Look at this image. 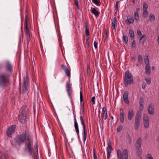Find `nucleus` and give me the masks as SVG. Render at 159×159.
Here are the masks:
<instances>
[{"instance_id":"32","label":"nucleus","mask_w":159,"mask_h":159,"mask_svg":"<svg viewBox=\"0 0 159 159\" xmlns=\"http://www.w3.org/2000/svg\"><path fill=\"white\" fill-rule=\"evenodd\" d=\"M149 20L150 21L152 22L154 21L155 19V16L152 14H150L149 16Z\"/></svg>"},{"instance_id":"23","label":"nucleus","mask_w":159,"mask_h":159,"mask_svg":"<svg viewBox=\"0 0 159 159\" xmlns=\"http://www.w3.org/2000/svg\"><path fill=\"white\" fill-rule=\"evenodd\" d=\"M34 147L35 149L33 151V153L34 154V156L36 159H39V157L38 155V148L37 144H35L34 145Z\"/></svg>"},{"instance_id":"12","label":"nucleus","mask_w":159,"mask_h":159,"mask_svg":"<svg viewBox=\"0 0 159 159\" xmlns=\"http://www.w3.org/2000/svg\"><path fill=\"white\" fill-rule=\"evenodd\" d=\"M107 159H109L111 156V151L112 150V147L111 145V142L109 141L108 142V146L107 148Z\"/></svg>"},{"instance_id":"45","label":"nucleus","mask_w":159,"mask_h":159,"mask_svg":"<svg viewBox=\"0 0 159 159\" xmlns=\"http://www.w3.org/2000/svg\"><path fill=\"white\" fill-rule=\"evenodd\" d=\"M75 0V4L76 5L77 8L78 9H79V2L77 0Z\"/></svg>"},{"instance_id":"58","label":"nucleus","mask_w":159,"mask_h":159,"mask_svg":"<svg viewBox=\"0 0 159 159\" xmlns=\"http://www.w3.org/2000/svg\"><path fill=\"white\" fill-rule=\"evenodd\" d=\"M129 142L130 144L131 143V139L130 137H129Z\"/></svg>"},{"instance_id":"35","label":"nucleus","mask_w":159,"mask_h":159,"mask_svg":"<svg viewBox=\"0 0 159 159\" xmlns=\"http://www.w3.org/2000/svg\"><path fill=\"white\" fill-rule=\"evenodd\" d=\"M134 18L135 20L139 21V18L138 13H134Z\"/></svg>"},{"instance_id":"59","label":"nucleus","mask_w":159,"mask_h":159,"mask_svg":"<svg viewBox=\"0 0 159 159\" xmlns=\"http://www.w3.org/2000/svg\"><path fill=\"white\" fill-rule=\"evenodd\" d=\"M131 59L133 62L135 60L134 57H132L131 58Z\"/></svg>"},{"instance_id":"49","label":"nucleus","mask_w":159,"mask_h":159,"mask_svg":"<svg viewBox=\"0 0 159 159\" xmlns=\"http://www.w3.org/2000/svg\"><path fill=\"white\" fill-rule=\"evenodd\" d=\"M95 96H93L91 98V101L93 103V105H94L95 104Z\"/></svg>"},{"instance_id":"3","label":"nucleus","mask_w":159,"mask_h":159,"mask_svg":"<svg viewBox=\"0 0 159 159\" xmlns=\"http://www.w3.org/2000/svg\"><path fill=\"white\" fill-rule=\"evenodd\" d=\"M134 79L132 74L128 70L126 71L123 77V82L124 85L127 87L128 85H130L133 83Z\"/></svg>"},{"instance_id":"2","label":"nucleus","mask_w":159,"mask_h":159,"mask_svg":"<svg viewBox=\"0 0 159 159\" xmlns=\"http://www.w3.org/2000/svg\"><path fill=\"white\" fill-rule=\"evenodd\" d=\"M32 138V136L30 132L28 129H25L22 133L16 136L15 139V143L16 144L20 146Z\"/></svg>"},{"instance_id":"36","label":"nucleus","mask_w":159,"mask_h":159,"mask_svg":"<svg viewBox=\"0 0 159 159\" xmlns=\"http://www.w3.org/2000/svg\"><path fill=\"white\" fill-rule=\"evenodd\" d=\"M144 62L146 64V65H149V60L148 58V56H147L146 57V59H144Z\"/></svg>"},{"instance_id":"52","label":"nucleus","mask_w":159,"mask_h":159,"mask_svg":"<svg viewBox=\"0 0 159 159\" xmlns=\"http://www.w3.org/2000/svg\"><path fill=\"white\" fill-rule=\"evenodd\" d=\"M119 2L118 1H117L116 2V6H115V10H118V4H119Z\"/></svg>"},{"instance_id":"53","label":"nucleus","mask_w":159,"mask_h":159,"mask_svg":"<svg viewBox=\"0 0 159 159\" xmlns=\"http://www.w3.org/2000/svg\"><path fill=\"white\" fill-rule=\"evenodd\" d=\"M137 34L138 36H139L142 35L141 32L139 30H138L137 31Z\"/></svg>"},{"instance_id":"24","label":"nucleus","mask_w":159,"mask_h":159,"mask_svg":"<svg viewBox=\"0 0 159 159\" xmlns=\"http://www.w3.org/2000/svg\"><path fill=\"white\" fill-rule=\"evenodd\" d=\"M138 63L136 64V65L137 66H139V64H141L143 62V57L141 55H138Z\"/></svg>"},{"instance_id":"57","label":"nucleus","mask_w":159,"mask_h":159,"mask_svg":"<svg viewBox=\"0 0 159 159\" xmlns=\"http://www.w3.org/2000/svg\"><path fill=\"white\" fill-rule=\"evenodd\" d=\"M1 158H0V159H5V156L3 155H1Z\"/></svg>"},{"instance_id":"4","label":"nucleus","mask_w":159,"mask_h":159,"mask_svg":"<svg viewBox=\"0 0 159 159\" xmlns=\"http://www.w3.org/2000/svg\"><path fill=\"white\" fill-rule=\"evenodd\" d=\"M33 138L26 141L25 144L24 152L28 153L30 155H32V146L33 145Z\"/></svg>"},{"instance_id":"60","label":"nucleus","mask_w":159,"mask_h":159,"mask_svg":"<svg viewBox=\"0 0 159 159\" xmlns=\"http://www.w3.org/2000/svg\"><path fill=\"white\" fill-rule=\"evenodd\" d=\"M152 70H154L155 69V67L154 66H153L152 67Z\"/></svg>"},{"instance_id":"55","label":"nucleus","mask_w":159,"mask_h":159,"mask_svg":"<svg viewBox=\"0 0 159 159\" xmlns=\"http://www.w3.org/2000/svg\"><path fill=\"white\" fill-rule=\"evenodd\" d=\"M140 9L139 8H137L136 9L134 13H138L139 11H140Z\"/></svg>"},{"instance_id":"30","label":"nucleus","mask_w":159,"mask_h":159,"mask_svg":"<svg viewBox=\"0 0 159 159\" xmlns=\"http://www.w3.org/2000/svg\"><path fill=\"white\" fill-rule=\"evenodd\" d=\"M80 117L81 124L83 126V127H85L84 120L83 118V117L81 115H80Z\"/></svg>"},{"instance_id":"8","label":"nucleus","mask_w":159,"mask_h":159,"mask_svg":"<svg viewBox=\"0 0 159 159\" xmlns=\"http://www.w3.org/2000/svg\"><path fill=\"white\" fill-rule=\"evenodd\" d=\"M66 87L68 96L71 99L72 98L71 94L72 92V89L70 80L66 82Z\"/></svg>"},{"instance_id":"29","label":"nucleus","mask_w":159,"mask_h":159,"mask_svg":"<svg viewBox=\"0 0 159 159\" xmlns=\"http://www.w3.org/2000/svg\"><path fill=\"white\" fill-rule=\"evenodd\" d=\"M139 43L141 42L143 44L146 41V36L145 35H143L141 36L139 39Z\"/></svg>"},{"instance_id":"9","label":"nucleus","mask_w":159,"mask_h":159,"mask_svg":"<svg viewBox=\"0 0 159 159\" xmlns=\"http://www.w3.org/2000/svg\"><path fill=\"white\" fill-rule=\"evenodd\" d=\"M141 121V116L140 114L137 113L135 120V130L138 129L140 125Z\"/></svg>"},{"instance_id":"37","label":"nucleus","mask_w":159,"mask_h":159,"mask_svg":"<svg viewBox=\"0 0 159 159\" xmlns=\"http://www.w3.org/2000/svg\"><path fill=\"white\" fill-rule=\"evenodd\" d=\"M68 77H70V71L68 69L64 71Z\"/></svg>"},{"instance_id":"56","label":"nucleus","mask_w":159,"mask_h":159,"mask_svg":"<svg viewBox=\"0 0 159 159\" xmlns=\"http://www.w3.org/2000/svg\"><path fill=\"white\" fill-rule=\"evenodd\" d=\"M146 85L145 84H143L142 85V88L143 89H145V88L146 87Z\"/></svg>"},{"instance_id":"47","label":"nucleus","mask_w":159,"mask_h":159,"mask_svg":"<svg viewBox=\"0 0 159 159\" xmlns=\"http://www.w3.org/2000/svg\"><path fill=\"white\" fill-rule=\"evenodd\" d=\"M61 66L64 71L68 69L67 66L64 64L61 65Z\"/></svg>"},{"instance_id":"42","label":"nucleus","mask_w":159,"mask_h":159,"mask_svg":"<svg viewBox=\"0 0 159 159\" xmlns=\"http://www.w3.org/2000/svg\"><path fill=\"white\" fill-rule=\"evenodd\" d=\"M146 159H153L152 155L149 154H147L146 157Z\"/></svg>"},{"instance_id":"20","label":"nucleus","mask_w":159,"mask_h":159,"mask_svg":"<svg viewBox=\"0 0 159 159\" xmlns=\"http://www.w3.org/2000/svg\"><path fill=\"white\" fill-rule=\"evenodd\" d=\"M134 22L133 18L131 16H129L127 18V19L125 20V22L127 25L132 24Z\"/></svg>"},{"instance_id":"43","label":"nucleus","mask_w":159,"mask_h":159,"mask_svg":"<svg viewBox=\"0 0 159 159\" xmlns=\"http://www.w3.org/2000/svg\"><path fill=\"white\" fill-rule=\"evenodd\" d=\"M122 129V126H119L117 127V129H116V131H117V132H118V133L120 132L121 131Z\"/></svg>"},{"instance_id":"40","label":"nucleus","mask_w":159,"mask_h":159,"mask_svg":"<svg viewBox=\"0 0 159 159\" xmlns=\"http://www.w3.org/2000/svg\"><path fill=\"white\" fill-rule=\"evenodd\" d=\"M148 8V5L146 3H143V9L144 10H147V9Z\"/></svg>"},{"instance_id":"63","label":"nucleus","mask_w":159,"mask_h":159,"mask_svg":"<svg viewBox=\"0 0 159 159\" xmlns=\"http://www.w3.org/2000/svg\"><path fill=\"white\" fill-rule=\"evenodd\" d=\"M135 0H132V2L133 3H135Z\"/></svg>"},{"instance_id":"64","label":"nucleus","mask_w":159,"mask_h":159,"mask_svg":"<svg viewBox=\"0 0 159 159\" xmlns=\"http://www.w3.org/2000/svg\"><path fill=\"white\" fill-rule=\"evenodd\" d=\"M111 119L112 120H113L114 119L113 117L112 116H111Z\"/></svg>"},{"instance_id":"50","label":"nucleus","mask_w":159,"mask_h":159,"mask_svg":"<svg viewBox=\"0 0 159 159\" xmlns=\"http://www.w3.org/2000/svg\"><path fill=\"white\" fill-rule=\"evenodd\" d=\"M144 103V100L143 97H140L139 99V104H143Z\"/></svg>"},{"instance_id":"1","label":"nucleus","mask_w":159,"mask_h":159,"mask_svg":"<svg viewBox=\"0 0 159 159\" xmlns=\"http://www.w3.org/2000/svg\"><path fill=\"white\" fill-rule=\"evenodd\" d=\"M5 68L7 72L0 73V89L9 84L10 77L13 71V66L9 61L6 62Z\"/></svg>"},{"instance_id":"25","label":"nucleus","mask_w":159,"mask_h":159,"mask_svg":"<svg viewBox=\"0 0 159 159\" xmlns=\"http://www.w3.org/2000/svg\"><path fill=\"white\" fill-rule=\"evenodd\" d=\"M111 21V28L112 30H114L115 29V26L116 23V17H114L113 20H112Z\"/></svg>"},{"instance_id":"11","label":"nucleus","mask_w":159,"mask_h":159,"mask_svg":"<svg viewBox=\"0 0 159 159\" xmlns=\"http://www.w3.org/2000/svg\"><path fill=\"white\" fill-rule=\"evenodd\" d=\"M143 124L145 128L147 129L149 125V118L147 115H143Z\"/></svg>"},{"instance_id":"46","label":"nucleus","mask_w":159,"mask_h":159,"mask_svg":"<svg viewBox=\"0 0 159 159\" xmlns=\"http://www.w3.org/2000/svg\"><path fill=\"white\" fill-rule=\"evenodd\" d=\"M136 46V42L135 40H133L132 43L131 47L133 48H134Z\"/></svg>"},{"instance_id":"48","label":"nucleus","mask_w":159,"mask_h":159,"mask_svg":"<svg viewBox=\"0 0 159 159\" xmlns=\"http://www.w3.org/2000/svg\"><path fill=\"white\" fill-rule=\"evenodd\" d=\"M86 42L87 43V47L89 48V38H87L86 39Z\"/></svg>"},{"instance_id":"6","label":"nucleus","mask_w":159,"mask_h":159,"mask_svg":"<svg viewBox=\"0 0 159 159\" xmlns=\"http://www.w3.org/2000/svg\"><path fill=\"white\" fill-rule=\"evenodd\" d=\"M23 82L22 87V92L23 94L25 93L29 88V79L27 75L23 78Z\"/></svg>"},{"instance_id":"38","label":"nucleus","mask_w":159,"mask_h":159,"mask_svg":"<svg viewBox=\"0 0 159 159\" xmlns=\"http://www.w3.org/2000/svg\"><path fill=\"white\" fill-rule=\"evenodd\" d=\"M139 104V109L141 111H142L143 110V108H144V105L143 104Z\"/></svg>"},{"instance_id":"18","label":"nucleus","mask_w":159,"mask_h":159,"mask_svg":"<svg viewBox=\"0 0 159 159\" xmlns=\"http://www.w3.org/2000/svg\"><path fill=\"white\" fill-rule=\"evenodd\" d=\"M134 116V111L132 109L128 110L127 114L128 119L129 120H131Z\"/></svg>"},{"instance_id":"15","label":"nucleus","mask_w":159,"mask_h":159,"mask_svg":"<svg viewBox=\"0 0 159 159\" xmlns=\"http://www.w3.org/2000/svg\"><path fill=\"white\" fill-rule=\"evenodd\" d=\"M125 114L124 111L121 109H120V119L121 123H123L124 120Z\"/></svg>"},{"instance_id":"33","label":"nucleus","mask_w":159,"mask_h":159,"mask_svg":"<svg viewBox=\"0 0 159 159\" xmlns=\"http://www.w3.org/2000/svg\"><path fill=\"white\" fill-rule=\"evenodd\" d=\"M122 41L125 44H127L128 41V38L126 36L124 35L122 37Z\"/></svg>"},{"instance_id":"39","label":"nucleus","mask_w":159,"mask_h":159,"mask_svg":"<svg viewBox=\"0 0 159 159\" xmlns=\"http://www.w3.org/2000/svg\"><path fill=\"white\" fill-rule=\"evenodd\" d=\"M148 11L147 10H144L143 12V16L145 17L148 15Z\"/></svg>"},{"instance_id":"5","label":"nucleus","mask_w":159,"mask_h":159,"mask_svg":"<svg viewBox=\"0 0 159 159\" xmlns=\"http://www.w3.org/2000/svg\"><path fill=\"white\" fill-rule=\"evenodd\" d=\"M24 27L25 34L26 36L27 42L28 44L30 41V37L28 26V16L27 15L25 16V17Z\"/></svg>"},{"instance_id":"17","label":"nucleus","mask_w":159,"mask_h":159,"mask_svg":"<svg viewBox=\"0 0 159 159\" xmlns=\"http://www.w3.org/2000/svg\"><path fill=\"white\" fill-rule=\"evenodd\" d=\"M142 143V139L141 138H139L137 140L135 144V147L139 151L141 149V145Z\"/></svg>"},{"instance_id":"44","label":"nucleus","mask_w":159,"mask_h":159,"mask_svg":"<svg viewBox=\"0 0 159 159\" xmlns=\"http://www.w3.org/2000/svg\"><path fill=\"white\" fill-rule=\"evenodd\" d=\"M93 154L94 159H97V157L96 154L95 150V149H93Z\"/></svg>"},{"instance_id":"13","label":"nucleus","mask_w":159,"mask_h":159,"mask_svg":"<svg viewBox=\"0 0 159 159\" xmlns=\"http://www.w3.org/2000/svg\"><path fill=\"white\" fill-rule=\"evenodd\" d=\"M154 107L152 104L149 105L148 107V113L150 115H153L154 114Z\"/></svg>"},{"instance_id":"27","label":"nucleus","mask_w":159,"mask_h":159,"mask_svg":"<svg viewBox=\"0 0 159 159\" xmlns=\"http://www.w3.org/2000/svg\"><path fill=\"white\" fill-rule=\"evenodd\" d=\"M145 72L146 74L148 75H149L150 73L151 70L149 65H146L145 67Z\"/></svg>"},{"instance_id":"7","label":"nucleus","mask_w":159,"mask_h":159,"mask_svg":"<svg viewBox=\"0 0 159 159\" xmlns=\"http://www.w3.org/2000/svg\"><path fill=\"white\" fill-rule=\"evenodd\" d=\"M117 159H128V154L127 150L125 149L121 153V151L118 149L116 151Z\"/></svg>"},{"instance_id":"19","label":"nucleus","mask_w":159,"mask_h":159,"mask_svg":"<svg viewBox=\"0 0 159 159\" xmlns=\"http://www.w3.org/2000/svg\"><path fill=\"white\" fill-rule=\"evenodd\" d=\"M74 127L75 130L78 136L79 135V129L78 125L77 122L76 118L74 117Z\"/></svg>"},{"instance_id":"28","label":"nucleus","mask_w":159,"mask_h":159,"mask_svg":"<svg viewBox=\"0 0 159 159\" xmlns=\"http://www.w3.org/2000/svg\"><path fill=\"white\" fill-rule=\"evenodd\" d=\"M85 34L87 36L89 35V30L88 26V23L87 21L85 22Z\"/></svg>"},{"instance_id":"10","label":"nucleus","mask_w":159,"mask_h":159,"mask_svg":"<svg viewBox=\"0 0 159 159\" xmlns=\"http://www.w3.org/2000/svg\"><path fill=\"white\" fill-rule=\"evenodd\" d=\"M16 125H12L11 127H9L7 132V134L8 137H11V134H13L15 130Z\"/></svg>"},{"instance_id":"61","label":"nucleus","mask_w":159,"mask_h":159,"mask_svg":"<svg viewBox=\"0 0 159 159\" xmlns=\"http://www.w3.org/2000/svg\"><path fill=\"white\" fill-rule=\"evenodd\" d=\"M2 67V64H0V70Z\"/></svg>"},{"instance_id":"41","label":"nucleus","mask_w":159,"mask_h":159,"mask_svg":"<svg viewBox=\"0 0 159 159\" xmlns=\"http://www.w3.org/2000/svg\"><path fill=\"white\" fill-rule=\"evenodd\" d=\"M145 80L147 84H150L151 83V80L149 78L145 79Z\"/></svg>"},{"instance_id":"51","label":"nucleus","mask_w":159,"mask_h":159,"mask_svg":"<svg viewBox=\"0 0 159 159\" xmlns=\"http://www.w3.org/2000/svg\"><path fill=\"white\" fill-rule=\"evenodd\" d=\"M80 101L82 102L83 101V97L81 91H80Z\"/></svg>"},{"instance_id":"54","label":"nucleus","mask_w":159,"mask_h":159,"mask_svg":"<svg viewBox=\"0 0 159 159\" xmlns=\"http://www.w3.org/2000/svg\"><path fill=\"white\" fill-rule=\"evenodd\" d=\"M93 45L95 48H97L98 47V43L96 41L94 42Z\"/></svg>"},{"instance_id":"26","label":"nucleus","mask_w":159,"mask_h":159,"mask_svg":"<svg viewBox=\"0 0 159 159\" xmlns=\"http://www.w3.org/2000/svg\"><path fill=\"white\" fill-rule=\"evenodd\" d=\"M83 133L82 134V138L83 139L84 141V142L86 139V136H87V133L86 131V127H83Z\"/></svg>"},{"instance_id":"31","label":"nucleus","mask_w":159,"mask_h":159,"mask_svg":"<svg viewBox=\"0 0 159 159\" xmlns=\"http://www.w3.org/2000/svg\"><path fill=\"white\" fill-rule=\"evenodd\" d=\"M129 36L131 38L134 39V34L133 30H130L129 31Z\"/></svg>"},{"instance_id":"62","label":"nucleus","mask_w":159,"mask_h":159,"mask_svg":"<svg viewBox=\"0 0 159 159\" xmlns=\"http://www.w3.org/2000/svg\"><path fill=\"white\" fill-rule=\"evenodd\" d=\"M33 108H34V113H35V107H33Z\"/></svg>"},{"instance_id":"34","label":"nucleus","mask_w":159,"mask_h":159,"mask_svg":"<svg viewBox=\"0 0 159 159\" xmlns=\"http://www.w3.org/2000/svg\"><path fill=\"white\" fill-rule=\"evenodd\" d=\"M92 1L93 3L97 6H100V5L99 0H92Z\"/></svg>"},{"instance_id":"14","label":"nucleus","mask_w":159,"mask_h":159,"mask_svg":"<svg viewBox=\"0 0 159 159\" xmlns=\"http://www.w3.org/2000/svg\"><path fill=\"white\" fill-rule=\"evenodd\" d=\"M129 93L128 92L126 91L124 93L123 95V98L125 103L129 104V102L128 99Z\"/></svg>"},{"instance_id":"16","label":"nucleus","mask_w":159,"mask_h":159,"mask_svg":"<svg viewBox=\"0 0 159 159\" xmlns=\"http://www.w3.org/2000/svg\"><path fill=\"white\" fill-rule=\"evenodd\" d=\"M20 121L22 124H25L26 122V117L24 114H20L19 115Z\"/></svg>"},{"instance_id":"22","label":"nucleus","mask_w":159,"mask_h":159,"mask_svg":"<svg viewBox=\"0 0 159 159\" xmlns=\"http://www.w3.org/2000/svg\"><path fill=\"white\" fill-rule=\"evenodd\" d=\"M90 11L91 13L93 14H94L96 17H98L100 14L99 12L94 8H91Z\"/></svg>"},{"instance_id":"21","label":"nucleus","mask_w":159,"mask_h":159,"mask_svg":"<svg viewBox=\"0 0 159 159\" xmlns=\"http://www.w3.org/2000/svg\"><path fill=\"white\" fill-rule=\"evenodd\" d=\"M107 110L105 107L102 108V116L105 120H106L107 117Z\"/></svg>"}]
</instances>
